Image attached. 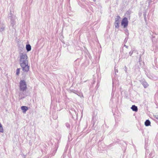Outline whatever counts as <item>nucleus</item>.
I'll return each instance as SVG.
<instances>
[{
    "label": "nucleus",
    "instance_id": "obj_1",
    "mask_svg": "<svg viewBox=\"0 0 158 158\" xmlns=\"http://www.w3.org/2000/svg\"><path fill=\"white\" fill-rule=\"evenodd\" d=\"M19 63L24 72L27 73L29 71L30 66L28 65L27 60H19Z\"/></svg>",
    "mask_w": 158,
    "mask_h": 158
},
{
    "label": "nucleus",
    "instance_id": "obj_2",
    "mask_svg": "<svg viewBox=\"0 0 158 158\" xmlns=\"http://www.w3.org/2000/svg\"><path fill=\"white\" fill-rule=\"evenodd\" d=\"M19 89L20 91L23 92L27 89V85L25 80H21L19 82Z\"/></svg>",
    "mask_w": 158,
    "mask_h": 158
},
{
    "label": "nucleus",
    "instance_id": "obj_3",
    "mask_svg": "<svg viewBox=\"0 0 158 158\" xmlns=\"http://www.w3.org/2000/svg\"><path fill=\"white\" fill-rule=\"evenodd\" d=\"M27 56L25 53H21L19 60H27Z\"/></svg>",
    "mask_w": 158,
    "mask_h": 158
},
{
    "label": "nucleus",
    "instance_id": "obj_4",
    "mask_svg": "<svg viewBox=\"0 0 158 158\" xmlns=\"http://www.w3.org/2000/svg\"><path fill=\"white\" fill-rule=\"evenodd\" d=\"M140 82L141 84H142L144 88H147L148 86L149 85L148 83L145 81L144 79H143L140 81Z\"/></svg>",
    "mask_w": 158,
    "mask_h": 158
},
{
    "label": "nucleus",
    "instance_id": "obj_5",
    "mask_svg": "<svg viewBox=\"0 0 158 158\" xmlns=\"http://www.w3.org/2000/svg\"><path fill=\"white\" fill-rule=\"evenodd\" d=\"M128 20H122L121 25L124 28H126L128 25Z\"/></svg>",
    "mask_w": 158,
    "mask_h": 158
},
{
    "label": "nucleus",
    "instance_id": "obj_6",
    "mask_svg": "<svg viewBox=\"0 0 158 158\" xmlns=\"http://www.w3.org/2000/svg\"><path fill=\"white\" fill-rule=\"evenodd\" d=\"M130 14V11H127L124 15V17L123 19L122 20H125L129 19H130L129 16Z\"/></svg>",
    "mask_w": 158,
    "mask_h": 158
},
{
    "label": "nucleus",
    "instance_id": "obj_7",
    "mask_svg": "<svg viewBox=\"0 0 158 158\" xmlns=\"http://www.w3.org/2000/svg\"><path fill=\"white\" fill-rule=\"evenodd\" d=\"M5 25L1 21H0V32H2L5 28Z\"/></svg>",
    "mask_w": 158,
    "mask_h": 158
},
{
    "label": "nucleus",
    "instance_id": "obj_8",
    "mask_svg": "<svg viewBox=\"0 0 158 158\" xmlns=\"http://www.w3.org/2000/svg\"><path fill=\"white\" fill-rule=\"evenodd\" d=\"M128 56L129 55L127 54V52L125 53L123 52V53L122 54L121 58L123 59H127V58H128Z\"/></svg>",
    "mask_w": 158,
    "mask_h": 158
},
{
    "label": "nucleus",
    "instance_id": "obj_9",
    "mask_svg": "<svg viewBox=\"0 0 158 158\" xmlns=\"http://www.w3.org/2000/svg\"><path fill=\"white\" fill-rule=\"evenodd\" d=\"M132 111L137 112L138 111V108L137 106H135V105H132L131 108Z\"/></svg>",
    "mask_w": 158,
    "mask_h": 158
},
{
    "label": "nucleus",
    "instance_id": "obj_10",
    "mask_svg": "<svg viewBox=\"0 0 158 158\" xmlns=\"http://www.w3.org/2000/svg\"><path fill=\"white\" fill-rule=\"evenodd\" d=\"M21 109L23 110V113H25L28 110V107L25 106H22L21 107Z\"/></svg>",
    "mask_w": 158,
    "mask_h": 158
},
{
    "label": "nucleus",
    "instance_id": "obj_11",
    "mask_svg": "<svg viewBox=\"0 0 158 158\" xmlns=\"http://www.w3.org/2000/svg\"><path fill=\"white\" fill-rule=\"evenodd\" d=\"M119 20H115L114 22V25L116 28H118L119 27Z\"/></svg>",
    "mask_w": 158,
    "mask_h": 158
},
{
    "label": "nucleus",
    "instance_id": "obj_12",
    "mask_svg": "<svg viewBox=\"0 0 158 158\" xmlns=\"http://www.w3.org/2000/svg\"><path fill=\"white\" fill-rule=\"evenodd\" d=\"M26 48L27 52L30 51L31 50V46L29 44H26Z\"/></svg>",
    "mask_w": 158,
    "mask_h": 158
},
{
    "label": "nucleus",
    "instance_id": "obj_13",
    "mask_svg": "<svg viewBox=\"0 0 158 158\" xmlns=\"http://www.w3.org/2000/svg\"><path fill=\"white\" fill-rule=\"evenodd\" d=\"M151 122L148 119L146 120L144 123L146 126H148L150 125Z\"/></svg>",
    "mask_w": 158,
    "mask_h": 158
},
{
    "label": "nucleus",
    "instance_id": "obj_14",
    "mask_svg": "<svg viewBox=\"0 0 158 158\" xmlns=\"http://www.w3.org/2000/svg\"><path fill=\"white\" fill-rule=\"evenodd\" d=\"M57 150V149H55V150H54L52 152V153H50L49 154L48 158H49V157L50 156H54V155L56 153V152Z\"/></svg>",
    "mask_w": 158,
    "mask_h": 158
},
{
    "label": "nucleus",
    "instance_id": "obj_15",
    "mask_svg": "<svg viewBox=\"0 0 158 158\" xmlns=\"http://www.w3.org/2000/svg\"><path fill=\"white\" fill-rule=\"evenodd\" d=\"M76 94L80 97L81 98V97H84L82 93L78 91H77V93Z\"/></svg>",
    "mask_w": 158,
    "mask_h": 158
},
{
    "label": "nucleus",
    "instance_id": "obj_16",
    "mask_svg": "<svg viewBox=\"0 0 158 158\" xmlns=\"http://www.w3.org/2000/svg\"><path fill=\"white\" fill-rule=\"evenodd\" d=\"M125 33L127 35V36H128L129 33L128 30L127 29H126L124 30Z\"/></svg>",
    "mask_w": 158,
    "mask_h": 158
},
{
    "label": "nucleus",
    "instance_id": "obj_17",
    "mask_svg": "<svg viewBox=\"0 0 158 158\" xmlns=\"http://www.w3.org/2000/svg\"><path fill=\"white\" fill-rule=\"evenodd\" d=\"M0 132L3 133V129L2 124L0 123Z\"/></svg>",
    "mask_w": 158,
    "mask_h": 158
},
{
    "label": "nucleus",
    "instance_id": "obj_18",
    "mask_svg": "<svg viewBox=\"0 0 158 158\" xmlns=\"http://www.w3.org/2000/svg\"><path fill=\"white\" fill-rule=\"evenodd\" d=\"M20 69L18 68L16 70V74L17 75H19L20 73Z\"/></svg>",
    "mask_w": 158,
    "mask_h": 158
},
{
    "label": "nucleus",
    "instance_id": "obj_19",
    "mask_svg": "<svg viewBox=\"0 0 158 158\" xmlns=\"http://www.w3.org/2000/svg\"><path fill=\"white\" fill-rule=\"evenodd\" d=\"M70 93H73L76 94L77 93V91L74 89H72L70 90Z\"/></svg>",
    "mask_w": 158,
    "mask_h": 158
},
{
    "label": "nucleus",
    "instance_id": "obj_20",
    "mask_svg": "<svg viewBox=\"0 0 158 158\" xmlns=\"http://www.w3.org/2000/svg\"><path fill=\"white\" fill-rule=\"evenodd\" d=\"M154 156V153L152 152L149 154V157H153Z\"/></svg>",
    "mask_w": 158,
    "mask_h": 158
},
{
    "label": "nucleus",
    "instance_id": "obj_21",
    "mask_svg": "<svg viewBox=\"0 0 158 158\" xmlns=\"http://www.w3.org/2000/svg\"><path fill=\"white\" fill-rule=\"evenodd\" d=\"M66 127L69 129H70V124L68 123H66L65 124Z\"/></svg>",
    "mask_w": 158,
    "mask_h": 158
},
{
    "label": "nucleus",
    "instance_id": "obj_22",
    "mask_svg": "<svg viewBox=\"0 0 158 158\" xmlns=\"http://www.w3.org/2000/svg\"><path fill=\"white\" fill-rule=\"evenodd\" d=\"M91 123L93 124V126H94L95 124V121L94 120V117H93L92 118V120Z\"/></svg>",
    "mask_w": 158,
    "mask_h": 158
},
{
    "label": "nucleus",
    "instance_id": "obj_23",
    "mask_svg": "<svg viewBox=\"0 0 158 158\" xmlns=\"http://www.w3.org/2000/svg\"><path fill=\"white\" fill-rule=\"evenodd\" d=\"M128 38V36H127V37L125 38L124 41V43H126L127 42Z\"/></svg>",
    "mask_w": 158,
    "mask_h": 158
},
{
    "label": "nucleus",
    "instance_id": "obj_24",
    "mask_svg": "<svg viewBox=\"0 0 158 158\" xmlns=\"http://www.w3.org/2000/svg\"><path fill=\"white\" fill-rule=\"evenodd\" d=\"M133 51H131L130 52H129V55H130V56H131L132 55V54L133 53Z\"/></svg>",
    "mask_w": 158,
    "mask_h": 158
},
{
    "label": "nucleus",
    "instance_id": "obj_25",
    "mask_svg": "<svg viewBox=\"0 0 158 158\" xmlns=\"http://www.w3.org/2000/svg\"><path fill=\"white\" fill-rule=\"evenodd\" d=\"M21 155L23 157V158H26V155H25L23 153H22Z\"/></svg>",
    "mask_w": 158,
    "mask_h": 158
},
{
    "label": "nucleus",
    "instance_id": "obj_26",
    "mask_svg": "<svg viewBox=\"0 0 158 158\" xmlns=\"http://www.w3.org/2000/svg\"><path fill=\"white\" fill-rule=\"evenodd\" d=\"M114 71L115 74H116V73H118V70L115 67L114 68Z\"/></svg>",
    "mask_w": 158,
    "mask_h": 158
},
{
    "label": "nucleus",
    "instance_id": "obj_27",
    "mask_svg": "<svg viewBox=\"0 0 158 158\" xmlns=\"http://www.w3.org/2000/svg\"><path fill=\"white\" fill-rule=\"evenodd\" d=\"M120 18L119 16H117L116 17V18L115 19V20H119L120 19Z\"/></svg>",
    "mask_w": 158,
    "mask_h": 158
},
{
    "label": "nucleus",
    "instance_id": "obj_28",
    "mask_svg": "<svg viewBox=\"0 0 158 158\" xmlns=\"http://www.w3.org/2000/svg\"><path fill=\"white\" fill-rule=\"evenodd\" d=\"M154 116L155 118L158 120V115H155Z\"/></svg>",
    "mask_w": 158,
    "mask_h": 158
},
{
    "label": "nucleus",
    "instance_id": "obj_29",
    "mask_svg": "<svg viewBox=\"0 0 158 158\" xmlns=\"http://www.w3.org/2000/svg\"><path fill=\"white\" fill-rule=\"evenodd\" d=\"M125 71L126 73H127V68L126 66H125Z\"/></svg>",
    "mask_w": 158,
    "mask_h": 158
},
{
    "label": "nucleus",
    "instance_id": "obj_30",
    "mask_svg": "<svg viewBox=\"0 0 158 158\" xmlns=\"http://www.w3.org/2000/svg\"><path fill=\"white\" fill-rule=\"evenodd\" d=\"M139 56H140L139 59V62H140V58H141V55H140Z\"/></svg>",
    "mask_w": 158,
    "mask_h": 158
},
{
    "label": "nucleus",
    "instance_id": "obj_31",
    "mask_svg": "<svg viewBox=\"0 0 158 158\" xmlns=\"http://www.w3.org/2000/svg\"><path fill=\"white\" fill-rule=\"evenodd\" d=\"M148 1H149V2H148L149 4L151 2H152V0H148Z\"/></svg>",
    "mask_w": 158,
    "mask_h": 158
},
{
    "label": "nucleus",
    "instance_id": "obj_32",
    "mask_svg": "<svg viewBox=\"0 0 158 158\" xmlns=\"http://www.w3.org/2000/svg\"><path fill=\"white\" fill-rule=\"evenodd\" d=\"M124 46L126 48H128V46H127L126 45H124Z\"/></svg>",
    "mask_w": 158,
    "mask_h": 158
},
{
    "label": "nucleus",
    "instance_id": "obj_33",
    "mask_svg": "<svg viewBox=\"0 0 158 158\" xmlns=\"http://www.w3.org/2000/svg\"><path fill=\"white\" fill-rule=\"evenodd\" d=\"M14 23V20H11L10 23L11 24L13 23Z\"/></svg>",
    "mask_w": 158,
    "mask_h": 158
},
{
    "label": "nucleus",
    "instance_id": "obj_34",
    "mask_svg": "<svg viewBox=\"0 0 158 158\" xmlns=\"http://www.w3.org/2000/svg\"><path fill=\"white\" fill-rule=\"evenodd\" d=\"M25 76H23L22 77V78H23V79H25Z\"/></svg>",
    "mask_w": 158,
    "mask_h": 158
},
{
    "label": "nucleus",
    "instance_id": "obj_35",
    "mask_svg": "<svg viewBox=\"0 0 158 158\" xmlns=\"http://www.w3.org/2000/svg\"><path fill=\"white\" fill-rule=\"evenodd\" d=\"M77 60H76L74 62V63H75L76 62H77Z\"/></svg>",
    "mask_w": 158,
    "mask_h": 158
},
{
    "label": "nucleus",
    "instance_id": "obj_36",
    "mask_svg": "<svg viewBox=\"0 0 158 158\" xmlns=\"http://www.w3.org/2000/svg\"><path fill=\"white\" fill-rule=\"evenodd\" d=\"M93 1L94 2H95L96 0H93Z\"/></svg>",
    "mask_w": 158,
    "mask_h": 158
},
{
    "label": "nucleus",
    "instance_id": "obj_37",
    "mask_svg": "<svg viewBox=\"0 0 158 158\" xmlns=\"http://www.w3.org/2000/svg\"><path fill=\"white\" fill-rule=\"evenodd\" d=\"M147 20H145V21L146 23H147Z\"/></svg>",
    "mask_w": 158,
    "mask_h": 158
},
{
    "label": "nucleus",
    "instance_id": "obj_38",
    "mask_svg": "<svg viewBox=\"0 0 158 158\" xmlns=\"http://www.w3.org/2000/svg\"><path fill=\"white\" fill-rule=\"evenodd\" d=\"M88 56H89V58H90V57L88 55Z\"/></svg>",
    "mask_w": 158,
    "mask_h": 158
}]
</instances>
